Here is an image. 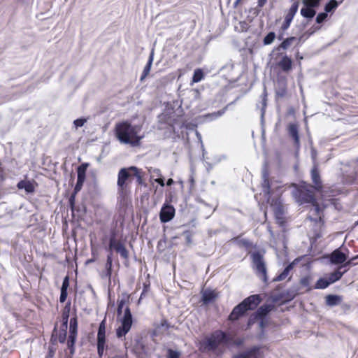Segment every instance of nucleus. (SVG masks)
<instances>
[{
  "label": "nucleus",
  "mask_w": 358,
  "mask_h": 358,
  "mask_svg": "<svg viewBox=\"0 0 358 358\" xmlns=\"http://www.w3.org/2000/svg\"><path fill=\"white\" fill-rule=\"evenodd\" d=\"M262 188L264 196L272 208L276 223L280 227H285L287 221L285 217V210L282 196L278 195L273 197V190L271 187V182L269 178V171L265 163L262 170Z\"/></svg>",
  "instance_id": "nucleus-1"
},
{
  "label": "nucleus",
  "mask_w": 358,
  "mask_h": 358,
  "mask_svg": "<svg viewBox=\"0 0 358 358\" xmlns=\"http://www.w3.org/2000/svg\"><path fill=\"white\" fill-rule=\"evenodd\" d=\"M89 166L88 162H83L77 167V181L68 199V207L71 212L72 219L76 221L82 220L87 213V207L85 204L76 205V197L85 182L87 169Z\"/></svg>",
  "instance_id": "nucleus-2"
},
{
  "label": "nucleus",
  "mask_w": 358,
  "mask_h": 358,
  "mask_svg": "<svg viewBox=\"0 0 358 358\" xmlns=\"http://www.w3.org/2000/svg\"><path fill=\"white\" fill-rule=\"evenodd\" d=\"M140 129L138 125L132 124L129 120H123L115 124L113 132L121 144L136 148L141 145L143 138V136L138 134Z\"/></svg>",
  "instance_id": "nucleus-3"
},
{
  "label": "nucleus",
  "mask_w": 358,
  "mask_h": 358,
  "mask_svg": "<svg viewBox=\"0 0 358 358\" xmlns=\"http://www.w3.org/2000/svg\"><path fill=\"white\" fill-rule=\"evenodd\" d=\"M122 229H123V221L121 222ZM122 229L117 228V222L109 229L108 235L102 237V243L104 244L105 250H115L120 255V257L127 262L129 259V252L126 247V239L122 238Z\"/></svg>",
  "instance_id": "nucleus-4"
},
{
  "label": "nucleus",
  "mask_w": 358,
  "mask_h": 358,
  "mask_svg": "<svg viewBox=\"0 0 358 358\" xmlns=\"http://www.w3.org/2000/svg\"><path fill=\"white\" fill-rule=\"evenodd\" d=\"M229 341V334L224 330L217 329L200 341L199 349L201 352H211L216 355H221Z\"/></svg>",
  "instance_id": "nucleus-5"
},
{
  "label": "nucleus",
  "mask_w": 358,
  "mask_h": 358,
  "mask_svg": "<svg viewBox=\"0 0 358 358\" xmlns=\"http://www.w3.org/2000/svg\"><path fill=\"white\" fill-rule=\"evenodd\" d=\"M262 300V296L259 294L250 295L233 308L229 315V319L232 321H237L245 317L248 312L255 310Z\"/></svg>",
  "instance_id": "nucleus-6"
},
{
  "label": "nucleus",
  "mask_w": 358,
  "mask_h": 358,
  "mask_svg": "<svg viewBox=\"0 0 358 358\" xmlns=\"http://www.w3.org/2000/svg\"><path fill=\"white\" fill-rule=\"evenodd\" d=\"M314 192L315 191L312 188V185L302 180L293 186L292 194L296 202L302 206L317 201Z\"/></svg>",
  "instance_id": "nucleus-7"
},
{
  "label": "nucleus",
  "mask_w": 358,
  "mask_h": 358,
  "mask_svg": "<svg viewBox=\"0 0 358 358\" xmlns=\"http://www.w3.org/2000/svg\"><path fill=\"white\" fill-rule=\"evenodd\" d=\"M264 250H255L250 253V257L252 262V268L255 271L256 275L267 285L268 278L266 264L264 259Z\"/></svg>",
  "instance_id": "nucleus-8"
},
{
  "label": "nucleus",
  "mask_w": 358,
  "mask_h": 358,
  "mask_svg": "<svg viewBox=\"0 0 358 358\" xmlns=\"http://www.w3.org/2000/svg\"><path fill=\"white\" fill-rule=\"evenodd\" d=\"M271 59H273L272 67L274 69H278L283 73H289L293 69V60L290 56H288L285 52H273V50L269 54Z\"/></svg>",
  "instance_id": "nucleus-9"
},
{
  "label": "nucleus",
  "mask_w": 358,
  "mask_h": 358,
  "mask_svg": "<svg viewBox=\"0 0 358 358\" xmlns=\"http://www.w3.org/2000/svg\"><path fill=\"white\" fill-rule=\"evenodd\" d=\"M344 247L343 243L341 247L333 250L329 254L327 259L331 265L338 266V268L342 269V265H344L345 259L348 258L350 250L347 248H344V251L342 250V248Z\"/></svg>",
  "instance_id": "nucleus-10"
},
{
  "label": "nucleus",
  "mask_w": 358,
  "mask_h": 358,
  "mask_svg": "<svg viewBox=\"0 0 358 358\" xmlns=\"http://www.w3.org/2000/svg\"><path fill=\"white\" fill-rule=\"evenodd\" d=\"M68 323L61 322L60 327L58 329V324L56 322L52 331L50 343L52 345H56L57 343L64 344L68 338Z\"/></svg>",
  "instance_id": "nucleus-11"
},
{
  "label": "nucleus",
  "mask_w": 358,
  "mask_h": 358,
  "mask_svg": "<svg viewBox=\"0 0 358 358\" xmlns=\"http://www.w3.org/2000/svg\"><path fill=\"white\" fill-rule=\"evenodd\" d=\"M106 318L104 317L99 324L96 336V349L99 358H102L104 350H108L106 336Z\"/></svg>",
  "instance_id": "nucleus-12"
},
{
  "label": "nucleus",
  "mask_w": 358,
  "mask_h": 358,
  "mask_svg": "<svg viewBox=\"0 0 358 358\" xmlns=\"http://www.w3.org/2000/svg\"><path fill=\"white\" fill-rule=\"evenodd\" d=\"M172 201L171 195L166 196L165 202L161 207L159 214V220L161 223L165 224L171 221L176 215V209L174 206L171 204Z\"/></svg>",
  "instance_id": "nucleus-13"
},
{
  "label": "nucleus",
  "mask_w": 358,
  "mask_h": 358,
  "mask_svg": "<svg viewBox=\"0 0 358 358\" xmlns=\"http://www.w3.org/2000/svg\"><path fill=\"white\" fill-rule=\"evenodd\" d=\"M38 186V182L34 179L29 178L27 176L20 179L16 184L17 189L19 191H24L27 195L34 194Z\"/></svg>",
  "instance_id": "nucleus-14"
},
{
  "label": "nucleus",
  "mask_w": 358,
  "mask_h": 358,
  "mask_svg": "<svg viewBox=\"0 0 358 358\" xmlns=\"http://www.w3.org/2000/svg\"><path fill=\"white\" fill-rule=\"evenodd\" d=\"M262 346L255 345L234 355L231 358H262Z\"/></svg>",
  "instance_id": "nucleus-15"
},
{
  "label": "nucleus",
  "mask_w": 358,
  "mask_h": 358,
  "mask_svg": "<svg viewBox=\"0 0 358 358\" xmlns=\"http://www.w3.org/2000/svg\"><path fill=\"white\" fill-rule=\"evenodd\" d=\"M108 254L104 266V270L101 274L102 279H108L109 283L111 282V277L113 271V252L115 250H106Z\"/></svg>",
  "instance_id": "nucleus-16"
},
{
  "label": "nucleus",
  "mask_w": 358,
  "mask_h": 358,
  "mask_svg": "<svg viewBox=\"0 0 358 358\" xmlns=\"http://www.w3.org/2000/svg\"><path fill=\"white\" fill-rule=\"evenodd\" d=\"M310 177L313 185H312V188L315 192H319L322 189L323 185L322 180L321 178V175L320 172L319 165L317 162H314L310 170Z\"/></svg>",
  "instance_id": "nucleus-17"
},
{
  "label": "nucleus",
  "mask_w": 358,
  "mask_h": 358,
  "mask_svg": "<svg viewBox=\"0 0 358 358\" xmlns=\"http://www.w3.org/2000/svg\"><path fill=\"white\" fill-rule=\"evenodd\" d=\"M287 131L289 137L293 141L295 148L299 149L301 143L298 123L289 122L287 126Z\"/></svg>",
  "instance_id": "nucleus-18"
},
{
  "label": "nucleus",
  "mask_w": 358,
  "mask_h": 358,
  "mask_svg": "<svg viewBox=\"0 0 358 358\" xmlns=\"http://www.w3.org/2000/svg\"><path fill=\"white\" fill-rule=\"evenodd\" d=\"M278 87L275 90V100L285 98L287 94V83L285 76H278L277 78Z\"/></svg>",
  "instance_id": "nucleus-19"
},
{
  "label": "nucleus",
  "mask_w": 358,
  "mask_h": 358,
  "mask_svg": "<svg viewBox=\"0 0 358 358\" xmlns=\"http://www.w3.org/2000/svg\"><path fill=\"white\" fill-rule=\"evenodd\" d=\"M132 178L133 173L129 167L121 168L117 174V187H128L129 182Z\"/></svg>",
  "instance_id": "nucleus-20"
},
{
  "label": "nucleus",
  "mask_w": 358,
  "mask_h": 358,
  "mask_svg": "<svg viewBox=\"0 0 358 358\" xmlns=\"http://www.w3.org/2000/svg\"><path fill=\"white\" fill-rule=\"evenodd\" d=\"M158 124L159 129H164L166 127L163 125L169 126L173 130L175 129L174 124L176 120L172 117V115L169 113H162L157 116Z\"/></svg>",
  "instance_id": "nucleus-21"
},
{
  "label": "nucleus",
  "mask_w": 358,
  "mask_h": 358,
  "mask_svg": "<svg viewBox=\"0 0 358 358\" xmlns=\"http://www.w3.org/2000/svg\"><path fill=\"white\" fill-rule=\"evenodd\" d=\"M218 297V294L215 290L211 288H206L201 292V296L200 301L203 305L207 306L215 301Z\"/></svg>",
  "instance_id": "nucleus-22"
},
{
  "label": "nucleus",
  "mask_w": 358,
  "mask_h": 358,
  "mask_svg": "<svg viewBox=\"0 0 358 358\" xmlns=\"http://www.w3.org/2000/svg\"><path fill=\"white\" fill-rule=\"evenodd\" d=\"M148 172L150 175V180L157 183L162 187L165 186V177L162 174L159 169L150 167Z\"/></svg>",
  "instance_id": "nucleus-23"
},
{
  "label": "nucleus",
  "mask_w": 358,
  "mask_h": 358,
  "mask_svg": "<svg viewBox=\"0 0 358 358\" xmlns=\"http://www.w3.org/2000/svg\"><path fill=\"white\" fill-rule=\"evenodd\" d=\"M320 29V26H312L307 31L301 34L297 37V43H295L294 48L301 47L302 44L312 35H313L317 30Z\"/></svg>",
  "instance_id": "nucleus-24"
},
{
  "label": "nucleus",
  "mask_w": 358,
  "mask_h": 358,
  "mask_svg": "<svg viewBox=\"0 0 358 358\" xmlns=\"http://www.w3.org/2000/svg\"><path fill=\"white\" fill-rule=\"evenodd\" d=\"M267 91L266 87L264 85V90L262 94V107H261V115H260V122L262 126V136H264L265 130H264V116L266 113V108L267 106Z\"/></svg>",
  "instance_id": "nucleus-25"
},
{
  "label": "nucleus",
  "mask_w": 358,
  "mask_h": 358,
  "mask_svg": "<svg viewBox=\"0 0 358 358\" xmlns=\"http://www.w3.org/2000/svg\"><path fill=\"white\" fill-rule=\"evenodd\" d=\"M130 191L128 187H117V200L120 206H126L128 203Z\"/></svg>",
  "instance_id": "nucleus-26"
},
{
  "label": "nucleus",
  "mask_w": 358,
  "mask_h": 358,
  "mask_svg": "<svg viewBox=\"0 0 358 358\" xmlns=\"http://www.w3.org/2000/svg\"><path fill=\"white\" fill-rule=\"evenodd\" d=\"M293 43H297V36L286 37L280 44L273 49V52L276 53V51L282 52V50H287Z\"/></svg>",
  "instance_id": "nucleus-27"
},
{
  "label": "nucleus",
  "mask_w": 358,
  "mask_h": 358,
  "mask_svg": "<svg viewBox=\"0 0 358 358\" xmlns=\"http://www.w3.org/2000/svg\"><path fill=\"white\" fill-rule=\"evenodd\" d=\"M325 304L329 307L338 306L343 301V296L336 294H329L325 296Z\"/></svg>",
  "instance_id": "nucleus-28"
},
{
  "label": "nucleus",
  "mask_w": 358,
  "mask_h": 358,
  "mask_svg": "<svg viewBox=\"0 0 358 358\" xmlns=\"http://www.w3.org/2000/svg\"><path fill=\"white\" fill-rule=\"evenodd\" d=\"M129 169L133 173V177L136 178L137 183L141 186H143L144 187H148V184L143 179L144 173L142 169L135 166H129Z\"/></svg>",
  "instance_id": "nucleus-29"
},
{
  "label": "nucleus",
  "mask_w": 358,
  "mask_h": 358,
  "mask_svg": "<svg viewBox=\"0 0 358 358\" xmlns=\"http://www.w3.org/2000/svg\"><path fill=\"white\" fill-rule=\"evenodd\" d=\"M300 13L308 21H310L316 15V9L307 6L306 2H303V7L300 10Z\"/></svg>",
  "instance_id": "nucleus-30"
},
{
  "label": "nucleus",
  "mask_w": 358,
  "mask_h": 358,
  "mask_svg": "<svg viewBox=\"0 0 358 358\" xmlns=\"http://www.w3.org/2000/svg\"><path fill=\"white\" fill-rule=\"evenodd\" d=\"M132 351L137 358H142L147 353L145 345L140 339L135 340Z\"/></svg>",
  "instance_id": "nucleus-31"
},
{
  "label": "nucleus",
  "mask_w": 358,
  "mask_h": 358,
  "mask_svg": "<svg viewBox=\"0 0 358 358\" xmlns=\"http://www.w3.org/2000/svg\"><path fill=\"white\" fill-rule=\"evenodd\" d=\"M348 271V268L344 269V271H341L340 268L336 270L333 272L329 273L327 277L328 278L330 283L332 285L338 281H339L343 275L347 273Z\"/></svg>",
  "instance_id": "nucleus-32"
},
{
  "label": "nucleus",
  "mask_w": 358,
  "mask_h": 358,
  "mask_svg": "<svg viewBox=\"0 0 358 358\" xmlns=\"http://www.w3.org/2000/svg\"><path fill=\"white\" fill-rule=\"evenodd\" d=\"M298 291V287H293L289 289H287L284 292H282L285 299L284 303H289L293 299H294L295 297L299 294Z\"/></svg>",
  "instance_id": "nucleus-33"
},
{
  "label": "nucleus",
  "mask_w": 358,
  "mask_h": 358,
  "mask_svg": "<svg viewBox=\"0 0 358 358\" xmlns=\"http://www.w3.org/2000/svg\"><path fill=\"white\" fill-rule=\"evenodd\" d=\"M299 6V3L298 1L293 2V3L291 5L290 8H289L287 13H286L284 20L292 23L296 13L298 11Z\"/></svg>",
  "instance_id": "nucleus-34"
},
{
  "label": "nucleus",
  "mask_w": 358,
  "mask_h": 358,
  "mask_svg": "<svg viewBox=\"0 0 358 358\" xmlns=\"http://www.w3.org/2000/svg\"><path fill=\"white\" fill-rule=\"evenodd\" d=\"M341 3L342 1L329 0L324 5V11L327 14L334 13Z\"/></svg>",
  "instance_id": "nucleus-35"
},
{
  "label": "nucleus",
  "mask_w": 358,
  "mask_h": 358,
  "mask_svg": "<svg viewBox=\"0 0 358 358\" xmlns=\"http://www.w3.org/2000/svg\"><path fill=\"white\" fill-rule=\"evenodd\" d=\"M231 241L238 245H243L246 250L257 248V245L252 242L245 238H240V236L234 237Z\"/></svg>",
  "instance_id": "nucleus-36"
},
{
  "label": "nucleus",
  "mask_w": 358,
  "mask_h": 358,
  "mask_svg": "<svg viewBox=\"0 0 358 358\" xmlns=\"http://www.w3.org/2000/svg\"><path fill=\"white\" fill-rule=\"evenodd\" d=\"M76 311V310H75L74 315L73 317H71L70 320H69V335L78 336V317H77Z\"/></svg>",
  "instance_id": "nucleus-37"
},
{
  "label": "nucleus",
  "mask_w": 358,
  "mask_h": 358,
  "mask_svg": "<svg viewBox=\"0 0 358 358\" xmlns=\"http://www.w3.org/2000/svg\"><path fill=\"white\" fill-rule=\"evenodd\" d=\"M235 103V101H232L230 103H229L227 106L224 107L221 110H219L216 112H213L212 113H208L206 115H204V117L208 120V121H212V120H214L220 117H221L222 115L224 114V113L226 112L227 108L230 105H232Z\"/></svg>",
  "instance_id": "nucleus-38"
},
{
  "label": "nucleus",
  "mask_w": 358,
  "mask_h": 358,
  "mask_svg": "<svg viewBox=\"0 0 358 358\" xmlns=\"http://www.w3.org/2000/svg\"><path fill=\"white\" fill-rule=\"evenodd\" d=\"M77 341V336L68 335V338L66 339V347L69 350V353L71 355H74L76 352V343Z\"/></svg>",
  "instance_id": "nucleus-39"
},
{
  "label": "nucleus",
  "mask_w": 358,
  "mask_h": 358,
  "mask_svg": "<svg viewBox=\"0 0 358 358\" xmlns=\"http://www.w3.org/2000/svg\"><path fill=\"white\" fill-rule=\"evenodd\" d=\"M291 266H285L282 271H279L273 278V282H280L285 280L291 272Z\"/></svg>",
  "instance_id": "nucleus-40"
},
{
  "label": "nucleus",
  "mask_w": 358,
  "mask_h": 358,
  "mask_svg": "<svg viewBox=\"0 0 358 358\" xmlns=\"http://www.w3.org/2000/svg\"><path fill=\"white\" fill-rule=\"evenodd\" d=\"M331 285V284L327 276L320 277L314 285V289H324Z\"/></svg>",
  "instance_id": "nucleus-41"
},
{
  "label": "nucleus",
  "mask_w": 358,
  "mask_h": 358,
  "mask_svg": "<svg viewBox=\"0 0 358 358\" xmlns=\"http://www.w3.org/2000/svg\"><path fill=\"white\" fill-rule=\"evenodd\" d=\"M129 298V295L127 293L122 294V297L121 299L117 300V316H120L122 313V309L124 305L128 302Z\"/></svg>",
  "instance_id": "nucleus-42"
},
{
  "label": "nucleus",
  "mask_w": 358,
  "mask_h": 358,
  "mask_svg": "<svg viewBox=\"0 0 358 358\" xmlns=\"http://www.w3.org/2000/svg\"><path fill=\"white\" fill-rule=\"evenodd\" d=\"M245 343V338L242 337H239L236 340H234L232 337L229 335V341L226 343V348L230 347H238L240 348L243 346Z\"/></svg>",
  "instance_id": "nucleus-43"
},
{
  "label": "nucleus",
  "mask_w": 358,
  "mask_h": 358,
  "mask_svg": "<svg viewBox=\"0 0 358 358\" xmlns=\"http://www.w3.org/2000/svg\"><path fill=\"white\" fill-rule=\"evenodd\" d=\"M131 330V328L126 327L125 325L120 324L115 331L116 337L118 339L125 338V336Z\"/></svg>",
  "instance_id": "nucleus-44"
},
{
  "label": "nucleus",
  "mask_w": 358,
  "mask_h": 358,
  "mask_svg": "<svg viewBox=\"0 0 358 358\" xmlns=\"http://www.w3.org/2000/svg\"><path fill=\"white\" fill-rule=\"evenodd\" d=\"M204 76L205 73L203 70L201 68H197L194 71L192 81L196 83H199L204 78Z\"/></svg>",
  "instance_id": "nucleus-45"
},
{
  "label": "nucleus",
  "mask_w": 358,
  "mask_h": 358,
  "mask_svg": "<svg viewBox=\"0 0 358 358\" xmlns=\"http://www.w3.org/2000/svg\"><path fill=\"white\" fill-rule=\"evenodd\" d=\"M255 316H257L259 319L262 318H270V314L266 309V306H260L256 311L254 312Z\"/></svg>",
  "instance_id": "nucleus-46"
},
{
  "label": "nucleus",
  "mask_w": 358,
  "mask_h": 358,
  "mask_svg": "<svg viewBox=\"0 0 358 358\" xmlns=\"http://www.w3.org/2000/svg\"><path fill=\"white\" fill-rule=\"evenodd\" d=\"M276 38L275 32L271 31L268 32L262 39V43L264 45H269L273 43Z\"/></svg>",
  "instance_id": "nucleus-47"
},
{
  "label": "nucleus",
  "mask_w": 358,
  "mask_h": 358,
  "mask_svg": "<svg viewBox=\"0 0 358 358\" xmlns=\"http://www.w3.org/2000/svg\"><path fill=\"white\" fill-rule=\"evenodd\" d=\"M194 234L195 231L190 229H185L182 233V236H184L185 242L187 245H189L192 243V238Z\"/></svg>",
  "instance_id": "nucleus-48"
},
{
  "label": "nucleus",
  "mask_w": 358,
  "mask_h": 358,
  "mask_svg": "<svg viewBox=\"0 0 358 358\" xmlns=\"http://www.w3.org/2000/svg\"><path fill=\"white\" fill-rule=\"evenodd\" d=\"M181 352L178 350L168 348L166 350V358H181Z\"/></svg>",
  "instance_id": "nucleus-49"
},
{
  "label": "nucleus",
  "mask_w": 358,
  "mask_h": 358,
  "mask_svg": "<svg viewBox=\"0 0 358 358\" xmlns=\"http://www.w3.org/2000/svg\"><path fill=\"white\" fill-rule=\"evenodd\" d=\"M180 128H185L189 131H196L197 128V124L194 122L184 121L182 123Z\"/></svg>",
  "instance_id": "nucleus-50"
},
{
  "label": "nucleus",
  "mask_w": 358,
  "mask_h": 358,
  "mask_svg": "<svg viewBox=\"0 0 358 358\" xmlns=\"http://www.w3.org/2000/svg\"><path fill=\"white\" fill-rule=\"evenodd\" d=\"M191 96H192L191 104L195 105V107H196L197 102L201 99V93L198 90H192Z\"/></svg>",
  "instance_id": "nucleus-51"
},
{
  "label": "nucleus",
  "mask_w": 358,
  "mask_h": 358,
  "mask_svg": "<svg viewBox=\"0 0 358 358\" xmlns=\"http://www.w3.org/2000/svg\"><path fill=\"white\" fill-rule=\"evenodd\" d=\"M152 64L146 62L145 66L143 68V72L140 76V81L143 82L146 77L149 75L151 68H152Z\"/></svg>",
  "instance_id": "nucleus-52"
},
{
  "label": "nucleus",
  "mask_w": 358,
  "mask_h": 358,
  "mask_svg": "<svg viewBox=\"0 0 358 358\" xmlns=\"http://www.w3.org/2000/svg\"><path fill=\"white\" fill-rule=\"evenodd\" d=\"M358 259V255L352 256L351 258H348L345 259V262L344 265H342V267H344L343 268H348L349 269L350 267L356 265L355 263H354V261Z\"/></svg>",
  "instance_id": "nucleus-53"
},
{
  "label": "nucleus",
  "mask_w": 358,
  "mask_h": 358,
  "mask_svg": "<svg viewBox=\"0 0 358 358\" xmlns=\"http://www.w3.org/2000/svg\"><path fill=\"white\" fill-rule=\"evenodd\" d=\"M327 17L328 14L326 13L324 11L320 12L316 15L315 22L317 24H321L327 21Z\"/></svg>",
  "instance_id": "nucleus-54"
},
{
  "label": "nucleus",
  "mask_w": 358,
  "mask_h": 358,
  "mask_svg": "<svg viewBox=\"0 0 358 358\" xmlns=\"http://www.w3.org/2000/svg\"><path fill=\"white\" fill-rule=\"evenodd\" d=\"M120 324L125 325L131 329L134 322L133 317H122L120 319Z\"/></svg>",
  "instance_id": "nucleus-55"
},
{
  "label": "nucleus",
  "mask_w": 358,
  "mask_h": 358,
  "mask_svg": "<svg viewBox=\"0 0 358 358\" xmlns=\"http://www.w3.org/2000/svg\"><path fill=\"white\" fill-rule=\"evenodd\" d=\"M312 277L310 275H306L300 279V284L301 286L308 287V290L310 289L309 287Z\"/></svg>",
  "instance_id": "nucleus-56"
},
{
  "label": "nucleus",
  "mask_w": 358,
  "mask_h": 358,
  "mask_svg": "<svg viewBox=\"0 0 358 358\" xmlns=\"http://www.w3.org/2000/svg\"><path fill=\"white\" fill-rule=\"evenodd\" d=\"M87 121V118L85 117H80L77 119H76L73 121V125L76 129H78L80 127H82Z\"/></svg>",
  "instance_id": "nucleus-57"
},
{
  "label": "nucleus",
  "mask_w": 358,
  "mask_h": 358,
  "mask_svg": "<svg viewBox=\"0 0 358 358\" xmlns=\"http://www.w3.org/2000/svg\"><path fill=\"white\" fill-rule=\"evenodd\" d=\"M284 300H285V299H284L282 292L278 293L277 294H274L271 296V301H272V302H273L275 303H285Z\"/></svg>",
  "instance_id": "nucleus-58"
},
{
  "label": "nucleus",
  "mask_w": 358,
  "mask_h": 358,
  "mask_svg": "<svg viewBox=\"0 0 358 358\" xmlns=\"http://www.w3.org/2000/svg\"><path fill=\"white\" fill-rule=\"evenodd\" d=\"M322 0H303V2H306V5L317 9L321 3Z\"/></svg>",
  "instance_id": "nucleus-59"
},
{
  "label": "nucleus",
  "mask_w": 358,
  "mask_h": 358,
  "mask_svg": "<svg viewBox=\"0 0 358 358\" xmlns=\"http://www.w3.org/2000/svg\"><path fill=\"white\" fill-rule=\"evenodd\" d=\"M69 285H70V277L69 275L67 274L66 276H64V278H63V281H62V286L60 287V289L62 290H66V291H68V289L69 287Z\"/></svg>",
  "instance_id": "nucleus-60"
},
{
  "label": "nucleus",
  "mask_w": 358,
  "mask_h": 358,
  "mask_svg": "<svg viewBox=\"0 0 358 358\" xmlns=\"http://www.w3.org/2000/svg\"><path fill=\"white\" fill-rule=\"evenodd\" d=\"M309 204H311L313 206L315 215H319L320 213H323L324 207L320 206L317 203V201L314 203H309Z\"/></svg>",
  "instance_id": "nucleus-61"
},
{
  "label": "nucleus",
  "mask_w": 358,
  "mask_h": 358,
  "mask_svg": "<svg viewBox=\"0 0 358 358\" xmlns=\"http://www.w3.org/2000/svg\"><path fill=\"white\" fill-rule=\"evenodd\" d=\"M269 320H270V318L258 319L257 322H259L258 325H259V329H266V328L270 324Z\"/></svg>",
  "instance_id": "nucleus-62"
},
{
  "label": "nucleus",
  "mask_w": 358,
  "mask_h": 358,
  "mask_svg": "<svg viewBox=\"0 0 358 358\" xmlns=\"http://www.w3.org/2000/svg\"><path fill=\"white\" fill-rule=\"evenodd\" d=\"M70 313H71V311L66 310L63 309L62 312L61 321L60 322L69 324Z\"/></svg>",
  "instance_id": "nucleus-63"
},
{
  "label": "nucleus",
  "mask_w": 358,
  "mask_h": 358,
  "mask_svg": "<svg viewBox=\"0 0 358 358\" xmlns=\"http://www.w3.org/2000/svg\"><path fill=\"white\" fill-rule=\"evenodd\" d=\"M55 352H56V348H55V345H52L50 343L45 357L53 358L55 355Z\"/></svg>",
  "instance_id": "nucleus-64"
}]
</instances>
